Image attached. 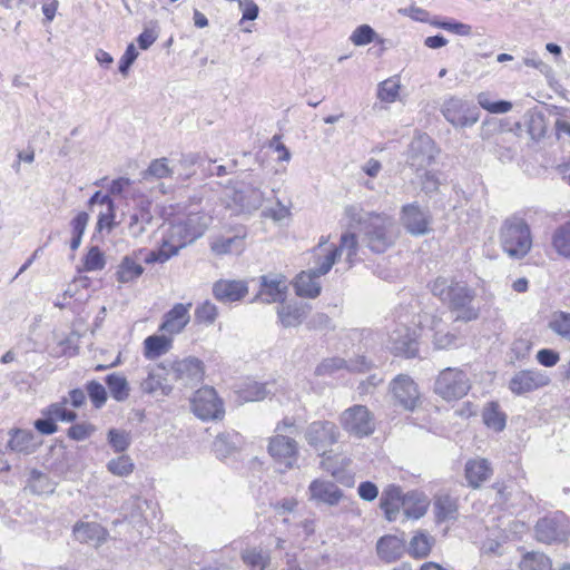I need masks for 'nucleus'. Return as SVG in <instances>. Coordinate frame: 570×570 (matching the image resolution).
Segmentation results:
<instances>
[{"label":"nucleus","mask_w":570,"mask_h":570,"mask_svg":"<svg viewBox=\"0 0 570 570\" xmlns=\"http://www.w3.org/2000/svg\"><path fill=\"white\" fill-rule=\"evenodd\" d=\"M431 330L434 331L433 342L436 348H446L454 344L455 336L443 331L442 321L440 318H432Z\"/></svg>","instance_id":"51"},{"label":"nucleus","mask_w":570,"mask_h":570,"mask_svg":"<svg viewBox=\"0 0 570 570\" xmlns=\"http://www.w3.org/2000/svg\"><path fill=\"white\" fill-rule=\"evenodd\" d=\"M490 462L483 458L471 459L465 463V478L470 487L478 489L492 475Z\"/></svg>","instance_id":"29"},{"label":"nucleus","mask_w":570,"mask_h":570,"mask_svg":"<svg viewBox=\"0 0 570 570\" xmlns=\"http://www.w3.org/2000/svg\"><path fill=\"white\" fill-rule=\"evenodd\" d=\"M357 252H358V240L354 233L345 232L341 235L340 245L330 249L323 257L320 264V274H327L333 265L336 263L337 258L343 254L345 255V261L348 264V268H351L357 261Z\"/></svg>","instance_id":"11"},{"label":"nucleus","mask_w":570,"mask_h":570,"mask_svg":"<svg viewBox=\"0 0 570 570\" xmlns=\"http://www.w3.org/2000/svg\"><path fill=\"white\" fill-rule=\"evenodd\" d=\"M560 360L558 352L550 348H542L537 353V361L547 367L554 366Z\"/></svg>","instance_id":"64"},{"label":"nucleus","mask_w":570,"mask_h":570,"mask_svg":"<svg viewBox=\"0 0 570 570\" xmlns=\"http://www.w3.org/2000/svg\"><path fill=\"white\" fill-rule=\"evenodd\" d=\"M340 435L336 424L326 420L309 423L304 432L307 444L320 454H325L338 441Z\"/></svg>","instance_id":"9"},{"label":"nucleus","mask_w":570,"mask_h":570,"mask_svg":"<svg viewBox=\"0 0 570 570\" xmlns=\"http://www.w3.org/2000/svg\"><path fill=\"white\" fill-rule=\"evenodd\" d=\"M401 223L405 229L414 236L426 235L431 232V216L416 203L402 207Z\"/></svg>","instance_id":"19"},{"label":"nucleus","mask_w":570,"mask_h":570,"mask_svg":"<svg viewBox=\"0 0 570 570\" xmlns=\"http://www.w3.org/2000/svg\"><path fill=\"white\" fill-rule=\"evenodd\" d=\"M438 153L439 150L430 136L419 135L409 146L406 163L419 173L434 163Z\"/></svg>","instance_id":"12"},{"label":"nucleus","mask_w":570,"mask_h":570,"mask_svg":"<svg viewBox=\"0 0 570 570\" xmlns=\"http://www.w3.org/2000/svg\"><path fill=\"white\" fill-rule=\"evenodd\" d=\"M429 502L425 497L417 493L406 494L402 502L404 514L407 519H420L428 511Z\"/></svg>","instance_id":"35"},{"label":"nucleus","mask_w":570,"mask_h":570,"mask_svg":"<svg viewBox=\"0 0 570 570\" xmlns=\"http://www.w3.org/2000/svg\"><path fill=\"white\" fill-rule=\"evenodd\" d=\"M111 396L117 401H124L129 395L128 382L125 376L112 373L106 377Z\"/></svg>","instance_id":"47"},{"label":"nucleus","mask_w":570,"mask_h":570,"mask_svg":"<svg viewBox=\"0 0 570 570\" xmlns=\"http://www.w3.org/2000/svg\"><path fill=\"white\" fill-rule=\"evenodd\" d=\"M476 100L481 108L492 114H505L512 108V104L509 101H492L489 92H480Z\"/></svg>","instance_id":"50"},{"label":"nucleus","mask_w":570,"mask_h":570,"mask_svg":"<svg viewBox=\"0 0 570 570\" xmlns=\"http://www.w3.org/2000/svg\"><path fill=\"white\" fill-rule=\"evenodd\" d=\"M259 282V291L255 299L267 304L285 302L288 293V283L284 275H263Z\"/></svg>","instance_id":"17"},{"label":"nucleus","mask_w":570,"mask_h":570,"mask_svg":"<svg viewBox=\"0 0 570 570\" xmlns=\"http://www.w3.org/2000/svg\"><path fill=\"white\" fill-rule=\"evenodd\" d=\"M430 289L435 297L456 312L458 320L468 322L478 318L479 309L472 305L475 292L466 283L440 276L430 284Z\"/></svg>","instance_id":"2"},{"label":"nucleus","mask_w":570,"mask_h":570,"mask_svg":"<svg viewBox=\"0 0 570 570\" xmlns=\"http://www.w3.org/2000/svg\"><path fill=\"white\" fill-rule=\"evenodd\" d=\"M171 347V340L164 335H151L144 341V354L149 360H155L166 354Z\"/></svg>","instance_id":"38"},{"label":"nucleus","mask_w":570,"mask_h":570,"mask_svg":"<svg viewBox=\"0 0 570 570\" xmlns=\"http://www.w3.org/2000/svg\"><path fill=\"white\" fill-rule=\"evenodd\" d=\"M170 373L183 386L194 387L202 383L204 377V367L200 360L196 357H186L174 362L170 365Z\"/></svg>","instance_id":"18"},{"label":"nucleus","mask_w":570,"mask_h":570,"mask_svg":"<svg viewBox=\"0 0 570 570\" xmlns=\"http://www.w3.org/2000/svg\"><path fill=\"white\" fill-rule=\"evenodd\" d=\"M343 220L348 229L364 232V240L372 252H385L396 238L395 224L390 216L365 212L360 205L346 206Z\"/></svg>","instance_id":"1"},{"label":"nucleus","mask_w":570,"mask_h":570,"mask_svg":"<svg viewBox=\"0 0 570 570\" xmlns=\"http://www.w3.org/2000/svg\"><path fill=\"white\" fill-rule=\"evenodd\" d=\"M322 257H317L316 266L309 271H304L296 276L295 291L298 296L315 298L321 293L320 277L324 274H320V264Z\"/></svg>","instance_id":"22"},{"label":"nucleus","mask_w":570,"mask_h":570,"mask_svg":"<svg viewBox=\"0 0 570 570\" xmlns=\"http://www.w3.org/2000/svg\"><path fill=\"white\" fill-rule=\"evenodd\" d=\"M140 389L144 393L154 395V396H167L170 394L173 387L168 383L166 377V368L165 367H155L148 372L147 377H145L140 383Z\"/></svg>","instance_id":"24"},{"label":"nucleus","mask_w":570,"mask_h":570,"mask_svg":"<svg viewBox=\"0 0 570 570\" xmlns=\"http://www.w3.org/2000/svg\"><path fill=\"white\" fill-rule=\"evenodd\" d=\"M405 551V540L396 535H384L376 543V552L381 560L391 563L400 559Z\"/></svg>","instance_id":"27"},{"label":"nucleus","mask_w":570,"mask_h":570,"mask_svg":"<svg viewBox=\"0 0 570 570\" xmlns=\"http://www.w3.org/2000/svg\"><path fill=\"white\" fill-rule=\"evenodd\" d=\"M191 410L202 420L218 419L223 414V405L213 387H202L191 399Z\"/></svg>","instance_id":"16"},{"label":"nucleus","mask_w":570,"mask_h":570,"mask_svg":"<svg viewBox=\"0 0 570 570\" xmlns=\"http://www.w3.org/2000/svg\"><path fill=\"white\" fill-rule=\"evenodd\" d=\"M403 499L404 497H402V491L399 487L390 485L383 491L381 497V508L389 521L396 520Z\"/></svg>","instance_id":"32"},{"label":"nucleus","mask_w":570,"mask_h":570,"mask_svg":"<svg viewBox=\"0 0 570 570\" xmlns=\"http://www.w3.org/2000/svg\"><path fill=\"white\" fill-rule=\"evenodd\" d=\"M550 383L546 372L537 368L521 370L515 372L509 381V390L515 395H524Z\"/></svg>","instance_id":"14"},{"label":"nucleus","mask_w":570,"mask_h":570,"mask_svg":"<svg viewBox=\"0 0 570 570\" xmlns=\"http://www.w3.org/2000/svg\"><path fill=\"white\" fill-rule=\"evenodd\" d=\"M482 417L484 424L497 432L505 428V414L500 411L499 404L495 402H491L484 407Z\"/></svg>","instance_id":"41"},{"label":"nucleus","mask_w":570,"mask_h":570,"mask_svg":"<svg viewBox=\"0 0 570 570\" xmlns=\"http://www.w3.org/2000/svg\"><path fill=\"white\" fill-rule=\"evenodd\" d=\"M191 304L177 303L164 316V322L160 325V331L168 334H178L189 323L190 315L189 308Z\"/></svg>","instance_id":"23"},{"label":"nucleus","mask_w":570,"mask_h":570,"mask_svg":"<svg viewBox=\"0 0 570 570\" xmlns=\"http://www.w3.org/2000/svg\"><path fill=\"white\" fill-rule=\"evenodd\" d=\"M8 449L18 453L30 454L36 451L38 442L36 435L30 430L12 429L9 432Z\"/></svg>","instance_id":"30"},{"label":"nucleus","mask_w":570,"mask_h":570,"mask_svg":"<svg viewBox=\"0 0 570 570\" xmlns=\"http://www.w3.org/2000/svg\"><path fill=\"white\" fill-rule=\"evenodd\" d=\"M173 175V169L168 166L167 158L155 159L150 163L147 170L144 173V178H166Z\"/></svg>","instance_id":"57"},{"label":"nucleus","mask_w":570,"mask_h":570,"mask_svg":"<svg viewBox=\"0 0 570 570\" xmlns=\"http://www.w3.org/2000/svg\"><path fill=\"white\" fill-rule=\"evenodd\" d=\"M308 311L303 305L287 304L277 307V316L284 327H297L306 318Z\"/></svg>","instance_id":"33"},{"label":"nucleus","mask_w":570,"mask_h":570,"mask_svg":"<svg viewBox=\"0 0 570 570\" xmlns=\"http://www.w3.org/2000/svg\"><path fill=\"white\" fill-rule=\"evenodd\" d=\"M376 32L368 24L357 27L351 35L350 40L355 46H365L374 41Z\"/></svg>","instance_id":"60"},{"label":"nucleus","mask_w":570,"mask_h":570,"mask_svg":"<svg viewBox=\"0 0 570 570\" xmlns=\"http://www.w3.org/2000/svg\"><path fill=\"white\" fill-rule=\"evenodd\" d=\"M218 311L215 304L209 301L202 303L195 309V321L200 324H213L217 318Z\"/></svg>","instance_id":"55"},{"label":"nucleus","mask_w":570,"mask_h":570,"mask_svg":"<svg viewBox=\"0 0 570 570\" xmlns=\"http://www.w3.org/2000/svg\"><path fill=\"white\" fill-rule=\"evenodd\" d=\"M416 332L406 325H397L389 335V348L396 355L413 357L417 352Z\"/></svg>","instance_id":"20"},{"label":"nucleus","mask_w":570,"mask_h":570,"mask_svg":"<svg viewBox=\"0 0 570 570\" xmlns=\"http://www.w3.org/2000/svg\"><path fill=\"white\" fill-rule=\"evenodd\" d=\"M107 531L96 522H80L73 527V535L81 543L100 546L107 539Z\"/></svg>","instance_id":"28"},{"label":"nucleus","mask_w":570,"mask_h":570,"mask_svg":"<svg viewBox=\"0 0 570 570\" xmlns=\"http://www.w3.org/2000/svg\"><path fill=\"white\" fill-rule=\"evenodd\" d=\"M107 469L114 475L127 476L134 471V463L128 455H120L111 459L107 464Z\"/></svg>","instance_id":"53"},{"label":"nucleus","mask_w":570,"mask_h":570,"mask_svg":"<svg viewBox=\"0 0 570 570\" xmlns=\"http://www.w3.org/2000/svg\"><path fill=\"white\" fill-rule=\"evenodd\" d=\"M153 215L146 207L136 208L129 215L128 232L131 237H139L145 232L147 226L151 223Z\"/></svg>","instance_id":"36"},{"label":"nucleus","mask_w":570,"mask_h":570,"mask_svg":"<svg viewBox=\"0 0 570 570\" xmlns=\"http://www.w3.org/2000/svg\"><path fill=\"white\" fill-rule=\"evenodd\" d=\"M441 112L446 121L455 128L472 127L480 119L479 108L456 96H451L443 101Z\"/></svg>","instance_id":"7"},{"label":"nucleus","mask_w":570,"mask_h":570,"mask_svg":"<svg viewBox=\"0 0 570 570\" xmlns=\"http://www.w3.org/2000/svg\"><path fill=\"white\" fill-rule=\"evenodd\" d=\"M267 451L273 460L285 469H293L298 459L297 442L283 434L269 439Z\"/></svg>","instance_id":"15"},{"label":"nucleus","mask_w":570,"mask_h":570,"mask_svg":"<svg viewBox=\"0 0 570 570\" xmlns=\"http://www.w3.org/2000/svg\"><path fill=\"white\" fill-rule=\"evenodd\" d=\"M262 180L250 179L242 184L227 187L226 196L230 198L236 210L239 213H253L257 210L265 200V193L261 190Z\"/></svg>","instance_id":"5"},{"label":"nucleus","mask_w":570,"mask_h":570,"mask_svg":"<svg viewBox=\"0 0 570 570\" xmlns=\"http://www.w3.org/2000/svg\"><path fill=\"white\" fill-rule=\"evenodd\" d=\"M343 491L332 481L316 479L308 487V499L330 507L337 505L343 499Z\"/></svg>","instance_id":"21"},{"label":"nucleus","mask_w":570,"mask_h":570,"mask_svg":"<svg viewBox=\"0 0 570 570\" xmlns=\"http://www.w3.org/2000/svg\"><path fill=\"white\" fill-rule=\"evenodd\" d=\"M212 223V217L205 213H190L185 218L174 223L167 233V237L178 249L194 243L202 237Z\"/></svg>","instance_id":"4"},{"label":"nucleus","mask_w":570,"mask_h":570,"mask_svg":"<svg viewBox=\"0 0 570 570\" xmlns=\"http://www.w3.org/2000/svg\"><path fill=\"white\" fill-rule=\"evenodd\" d=\"M552 246L559 255L570 258V222L564 223L554 230Z\"/></svg>","instance_id":"42"},{"label":"nucleus","mask_w":570,"mask_h":570,"mask_svg":"<svg viewBox=\"0 0 570 570\" xmlns=\"http://www.w3.org/2000/svg\"><path fill=\"white\" fill-rule=\"evenodd\" d=\"M244 240L243 237L234 236V237H219L212 242L210 249L216 255H226V254H239L243 252Z\"/></svg>","instance_id":"39"},{"label":"nucleus","mask_w":570,"mask_h":570,"mask_svg":"<svg viewBox=\"0 0 570 570\" xmlns=\"http://www.w3.org/2000/svg\"><path fill=\"white\" fill-rule=\"evenodd\" d=\"M341 426L350 434L364 438L375 430L373 414L365 405H353L340 415Z\"/></svg>","instance_id":"8"},{"label":"nucleus","mask_w":570,"mask_h":570,"mask_svg":"<svg viewBox=\"0 0 570 570\" xmlns=\"http://www.w3.org/2000/svg\"><path fill=\"white\" fill-rule=\"evenodd\" d=\"M569 521L563 512H554L540 519L535 524V538L543 543H557L567 539Z\"/></svg>","instance_id":"10"},{"label":"nucleus","mask_w":570,"mask_h":570,"mask_svg":"<svg viewBox=\"0 0 570 570\" xmlns=\"http://www.w3.org/2000/svg\"><path fill=\"white\" fill-rule=\"evenodd\" d=\"M108 441L114 451L120 453L129 448L131 438L127 431L111 429L108 432Z\"/></svg>","instance_id":"54"},{"label":"nucleus","mask_w":570,"mask_h":570,"mask_svg":"<svg viewBox=\"0 0 570 570\" xmlns=\"http://www.w3.org/2000/svg\"><path fill=\"white\" fill-rule=\"evenodd\" d=\"M137 57H138V51L136 50L135 46L132 43H130L127 47L125 53L122 55V57L120 58V61H119L120 73L126 76L128 73L130 66L134 63V61L137 59Z\"/></svg>","instance_id":"63"},{"label":"nucleus","mask_w":570,"mask_h":570,"mask_svg":"<svg viewBox=\"0 0 570 570\" xmlns=\"http://www.w3.org/2000/svg\"><path fill=\"white\" fill-rule=\"evenodd\" d=\"M548 326L560 338L570 342V313L554 312L550 317Z\"/></svg>","instance_id":"43"},{"label":"nucleus","mask_w":570,"mask_h":570,"mask_svg":"<svg viewBox=\"0 0 570 570\" xmlns=\"http://www.w3.org/2000/svg\"><path fill=\"white\" fill-rule=\"evenodd\" d=\"M499 236L504 253L512 258H523L532 247L531 230L522 217H508L500 228Z\"/></svg>","instance_id":"3"},{"label":"nucleus","mask_w":570,"mask_h":570,"mask_svg":"<svg viewBox=\"0 0 570 570\" xmlns=\"http://www.w3.org/2000/svg\"><path fill=\"white\" fill-rule=\"evenodd\" d=\"M105 265L106 259L104 253L97 246L91 247L83 259L85 271H101L105 267Z\"/></svg>","instance_id":"56"},{"label":"nucleus","mask_w":570,"mask_h":570,"mask_svg":"<svg viewBox=\"0 0 570 570\" xmlns=\"http://www.w3.org/2000/svg\"><path fill=\"white\" fill-rule=\"evenodd\" d=\"M370 366L371 363L364 356H361L355 361H351L348 364L343 358L331 357L324 360L316 366L315 374L318 376L332 375L336 371L344 367L348 368L350 371L363 372L365 370H368Z\"/></svg>","instance_id":"26"},{"label":"nucleus","mask_w":570,"mask_h":570,"mask_svg":"<svg viewBox=\"0 0 570 570\" xmlns=\"http://www.w3.org/2000/svg\"><path fill=\"white\" fill-rule=\"evenodd\" d=\"M434 507L439 521L455 519L456 504L449 495L439 497L435 500Z\"/></svg>","instance_id":"49"},{"label":"nucleus","mask_w":570,"mask_h":570,"mask_svg":"<svg viewBox=\"0 0 570 570\" xmlns=\"http://www.w3.org/2000/svg\"><path fill=\"white\" fill-rule=\"evenodd\" d=\"M390 392L394 402L404 410H414L420 401L419 387L406 374H399L391 381Z\"/></svg>","instance_id":"13"},{"label":"nucleus","mask_w":570,"mask_h":570,"mask_svg":"<svg viewBox=\"0 0 570 570\" xmlns=\"http://www.w3.org/2000/svg\"><path fill=\"white\" fill-rule=\"evenodd\" d=\"M28 487L31 492L37 494L51 493L53 491L47 475L36 470L31 473Z\"/></svg>","instance_id":"58"},{"label":"nucleus","mask_w":570,"mask_h":570,"mask_svg":"<svg viewBox=\"0 0 570 570\" xmlns=\"http://www.w3.org/2000/svg\"><path fill=\"white\" fill-rule=\"evenodd\" d=\"M242 436L236 432H226L216 436L213 449L218 458H226L242 446Z\"/></svg>","instance_id":"34"},{"label":"nucleus","mask_w":570,"mask_h":570,"mask_svg":"<svg viewBox=\"0 0 570 570\" xmlns=\"http://www.w3.org/2000/svg\"><path fill=\"white\" fill-rule=\"evenodd\" d=\"M178 254V249L174 246L170 239L166 236L163 239L161 246L157 250L147 252L144 256L146 264L165 263L173 256Z\"/></svg>","instance_id":"44"},{"label":"nucleus","mask_w":570,"mask_h":570,"mask_svg":"<svg viewBox=\"0 0 570 570\" xmlns=\"http://www.w3.org/2000/svg\"><path fill=\"white\" fill-rule=\"evenodd\" d=\"M400 82L395 79H386L379 85L377 98L383 102H394L399 98Z\"/></svg>","instance_id":"52"},{"label":"nucleus","mask_w":570,"mask_h":570,"mask_svg":"<svg viewBox=\"0 0 570 570\" xmlns=\"http://www.w3.org/2000/svg\"><path fill=\"white\" fill-rule=\"evenodd\" d=\"M480 137L483 140H491V138H493V144L495 145L494 153L497 155H499L500 158H502V157L511 158L510 149H505L504 151H501V145L507 141L505 135L503 132H498L495 135H492L490 132L488 125L483 124L481 126Z\"/></svg>","instance_id":"59"},{"label":"nucleus","mask_w":570,"mask_h":570,"mask_svg":"<svg viewBox=\"0 0 570 570\" xmlns=\"http://www.w3.org/2000/svg\"><path fill=\"white\" fill-rule=\"evenodd\" d=\"M433 539L425 532H417L410 541L409 553L414 558L429 556Z\"/></svg>","instance_id":"46"},{"label":"nucleus","mask_w":570,"mask_h":570,"mask_svg":"<svg viewBox=\"0 0 570 570\" xmlns=\"http://www.w3.org/2000/svg\"><path fill=\"white\" fill-rule=\"evenodd\" d=\"M142 253L144 250L140 249L134 253V255H127L121 259L116 273L119 283L132 282L144 273V267L138 263V256Z\"/></svg>","instance_id":"31"},{"label":"nucleus","mask_w":570,"mask_h":570,"mask_svg":"<svg viewBox=\"0 0 570 570\" xmlns=\"http://www.w3.org/2000/svg\"><path fill=\"white\" fill-rule=\"evenodd\" d=\"M548 132V125L542 114L533 115L529 122V134L532 139L541 140Z\"/></svg>","instance_id":"61"},{"label":"nucleus","mask_w":570,"mask_h":570,"mask_svg":"<svg viewBox=\"0 0 570 570\" xmlns=\"http://www.w3.org/2000/svg\"><path fill=\"white\" fill-rule=\"evenodd\" d=\"M242 560L250 570H266L271 564V556L267 551L257 548H248L242 551Z\"/></svg>","instance_id":"37"},{"label":"nucleus","mask_w":570,"mask_h":570,"mask_svg":"<svg viewBox=\"0 0 570 570\" xmlns=\"http://www.w3.org/2000/svg\"><path fill=\"white\" fill-rule=\"evenodd\" d=\"M520 568L521 570H551V561L541 552H529L522 558Z\"/></svg>","instance_id":"48"},{"label":"nucleus","mask_w":570,"mask_h":570,"mask_svg":"<svg viewBox=\"0 0 570 570\" xmlns=\"http://www.w3.org/2000/svg\"><path fill=\"white\" fill-rule=\"evenodd\" d=\"M471 389L468 375L458 367L441 371L434 383V392L446 401L465 396Z\"/></svg>","instance_id":"6"},{"label":"nucleus","mask_w":570,"mask_h":570,"mask_svg":"<svg viewBox=\"0 0 570 570\" xmlns=\"http://www.w3.org/2000/svg\"><path fill=\"white\" fill-rule=\"evenodd\" d=\"M248 293V287L243 281L220 279L213 286L214 296L224 303L242 299Z\"/></svg>","instance_id":"25"},{"label":"nucleus","mask_w":570,"mask_h":570,"mask_svg":"<svg viewBox=\"0 0 570 570\" xmlns=\"http://www.w3.org/2000/svg\"><path fill=\"white\" fill-rule=\"evenodd\" d=\"M68 399L63 397L61 402L52 403L42 410V415L51 417L55 422H72L77 419V414L66 407Z\"/></svg>","instance_id":"45"},{"label":"nucleus","mask_w":570,"mask_h":570,"mask_svg":"<svg viewBox=\"0 0 570 570\" xmlns=\"http://www.w3.org/2000/svg\"><path fill=\"white\" fill-rule=\"evenodd\" d=\"M87 392L97 409L101 407L106 403L107 392L102 384L91 381L87 385Z\"/></svg>","instance_id":"62"},{"label":"nucleus","mask_w":570,"mask_h":570,"mask_svg":"<svg viewBox=\"0 0 570 570\" xmlns=\"http://www.w3.org/2000/svg\"><path fill=\"white\" fill-rule=\"evenodd\" d=\"M271 393L268 384L248 381L239 390V397L245 402H257L264 400Z\"/></svg>","instance_id":"40"}]
</instances>
